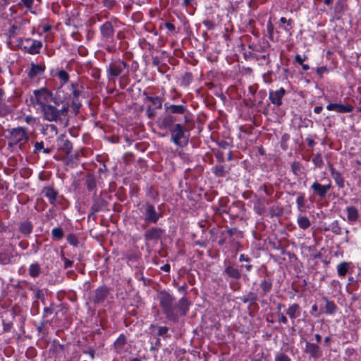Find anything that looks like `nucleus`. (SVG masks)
I'll return each instance as SVG.
<instances>
[{"instance_id":"49530a36","label":"nucleus","mask_w":361,"mask_h":361,"mask_svg":"<svg viewBox=\"0 0 361 361\" xmlns=\"http://www.w3.org/2000/svg\"><path fill=\"white\" fill-rule=\"evenodd\" d=\"M52 239L54 240H61L64 235L63 231L60 227H56L51 231Z\"/></svg>"},{"instance_id":"c85d7f7f","label":"nucleus","mask_w":361,"mask_h":361,"mask_svg":"<svg viewBox=\"0 0 361 361\" xmlns=\"http://www.w3.org/2000/svg\"><path fill=\"white\" fill-rule=\"evenodd\" d=\"M143 94L146 95L145 102L148 101L154 106L156 109H161L163 105V98L158 96H148L146 92H143Z\"/></svg>"},{"instance_id":"bf43d9fd","label":"nucleus","mask_w":361,"mask_h":361,"mask_svg":"<svg viewBox=\"0 0 361 361\" xmlns=\"http://www.w3.org/2000/svg\"><path fill=\"white\" fill-rule=\"evenodd\" d=\"M139 45L142 49L147 48H148L149 49H152L154 47L153 45L151 44L149 42H147V39L145 38H141L139 39Z\"/></svg>"},{"instance_id":"0e129e2a","label":"nucleus","mask_w":361,"mask_h":361,"mask_svg":"<svg viewBox=\"0 0 361 361\" xmlns=\"http://www.w3.org/2000/svg\"><path fill=\"white\" fill-rule=\"evenodd\" d=\"M18 30H20L19 26L12 25L8 30L9 38L14 37L17 35Z\"/></svg>"},{"instance_id":"6e6552de","label":"nucleus","mask_w":361,"mask_h":361,"mask_svg":"<svg viewBox=\"0 0 361 361\" xmlns=\"http://www.w3.org/2000/svg\"><path fill=\"white\" fill-rule=\"evenodd\" d=\"M128 66L127 63L120 59H112L106 68L109 81H114L120 77Z\"/></svg>"},{"instance_id":"3c124183","label":"nucleus","mask_w":361,"mask_h":361,"mask_svg":"<svg viewBox=\"0 0 361 361\" xmlns=\"http://www.w3.org/2000/svg\"><path fill=\"white\" fill-rule=\"evenodd\" d=\"M259 190H263L267 196H271L274 192V187L270 183H264L259 186Z\"/></svg>"},{"instance_id":"5701e85b","label":"nucleus","mask_w":361,"mask_h":361,"mask_svg":"<svg viewBox=\"0 0 361 361\" xmlns=\"http://www.w3.org/2000/svg\"><path fill=\"white\" fill-rule=\"evenodd\" d=\"M57 77L60 81V86L58 89H62L63 92H66V90H69L70 92H71V84L70 85H66V84L69 81L68 73L65 70L62 69L58 72ZM67 93L71 94V92H70V93L67 92Z\"/></svg>"},{"instance_id":"09e8293b","label":"nucleus","mask_w":361,"mask_h":361,"mask_svg":"<svg viewBox=\"0 0 361 361\" xmlns=\"http://www.w3.org/2000/svg\"><path fill=\"white\" fill-rule=\"evenodd\" d=\"M283 214V209L281 207H271L269 208V215L270 217L273 218L274 216L280 217Z\"/></svg>"},{"instance_id":"39448f33","label":"nucleus","mask_w":361,"mask_h":361,"mask_svg":"<svg viewBox=\"0 0 361 361\" xmlns=\"http://www.w3.org/2000/svg\"><path fill=\"white\" fill-rule=\"evenodd\" d=\"M34 94L36 99V104L41 108L43 105H47V102H52L54 104L60 106V103L65 102L66 95L68 94L67 92H63L62 89H58L56 94L46 88H41L34 91Z\"/></svg>"},{"instance_id":"f3484780","label":"nucleus","mask_w":361,"mask_h":361,"mask_svg":"<svg viewBox=\"0 0 361 361\" xmlns=\"http://www.w3.org/2000/svg\"><path fill=\"white\" fill-rule=\"evenodd\" d=\"M164 234V230L160 227H151L144 233L145 241H157L160 240Z\"/></svg>"},{"instance_id":"72a5a7b5","label":"nucleus","mask_w":361,"mask_h":361,"mask_svg":"<svg viewBox=\"0 0 361 361\" xmlns=\"http://www.w3.org/2000/svg\"><path fill=\"white\" fill-rule=\"evenodd\" d=\"M212 171L218 178H224L228 173L225 166L221 164H216L212 167Z\"/></svg>"},{"instance_id":"412c9836","label":"nucleus","mask_w":361,"mask_h":361,"mask_svg":"<svg viewBox=\"0 0 361 361\" xmlns=\"http://www.w3.org/2000/svg\"><path fill=\"white\" fill-rule=\"evenodd\" d=\"M326 109L329 111H335L337 113H350L353 111L354 107L353 105L349 104H342L338 103H329L326 106Z\"/></svg>"},{"instance_id":"1a4fd4ad","label":"nucleus","mask_w":361,"mask_h":361,"mask_svg":"<svg viewBox=\"0 0 361 361\" xmlns=\"http://www.w3.org/2000/svg\"><path fill=\"white\" fill-rule=\"evenodd\" d=\"M18 45L20 49L32 55L39 54L42 48V42L41 41L31 38L19 39Z\"/></svg>"},{"instance_id":"c756f323","label":"nucleus","mask_w":361,"mask_h":361,"mask_svg":"<svg viewBox=\"0 0 361 361\" xmlns=\"http://www.w3.org/2000/svg\"><path fill=\"white\" fill-rule=\"evenodd\" d=\"M258 293L249 292L247 295H243L240 299L243 303H250V305L256 304L258 300Z\"/></svg>"},{"instance_id":"a878e982","label":"nucleus","mask_w":361,"mask_h":361,"mask_svg":"<svg viewBox=\"0 0 361 361\" xmlns=\"http://www.w3.org/2000/svg\"><path fill=\"white\" fill-rule=\"evenodd\" d=\"M64 345L61 344L58 340H54L50 345L49 351L55 357H59L64 351Z\"/></svg>"},{"instance_id":"9d476101","label":"nucleus","mask_w":361,"mask_h":361,"mask_svg":"<svg viewBox=\"0 0 361 361\" xmlns=\"http://www.w3.org/2000/svg\"><path fill=\"white\" fill-rule=\"evenodd\" d=\"M143 219L147 224H156L163 216V213L157 212L155 207L149 202H146L143 204Z\"/></svg>"},{"instance_id":"ea45409f","label":"nucleus","mask_w":361,"mask_h":361,"mask_svg":"<svg viewBox=\"0 0 361 361\" xmlns=\"http://www.w3.org/2000/svg\"><path fill=\"white\" fill-rule=\"evenodd\" d=\"M290 169L294 176L298 177L303 173L304 166L300 161H293L290 165Z\"/></svg>"},{"instance_id":"a211bd4d","label":"nucleus","mask_w":361,"mask_h":361,"mask_svg":"<svg viewBox=\"0 0 361 361\" xmlns=\"http://www.w3.org/2000/svg\"><path fill=\"white\" fill-rule=\"evenodd\" d=\"M108 204V202L101 196H94L93 197V202L90 207V213L88 218L90 216H95L96 213L102 211Z\"/></svg>"},{"instance_id":"2eb2a0df","label":"nucleus","mask_w":361,"mask_h":361,"mask_svg":"<svg viewBox=\"0 0 361 361\" xmlns=\"http://www.w3.org/2000/svg\"><path fill=\"white\" fill-rule=\"evenodd\" d=\"M331 187L332 186L330 182L329 184L322 185L317 180H315L311 185L310 189L312 191L314 195L319 197L320 199H324L326 196Z\"/></svg>"},{"instance_id":"8fccbe9b","label":"nucleus","mask_w":361,"mask_h":361,"mask_svg":"<svg viewBox=\"0 0 361 361\" xmlns=\"http://www.w3.org/2000/svg\"><path fill=\"white\" fill-rule=\"evenodd\" d=\"M286 25H279V27L288 34L289 36L292 35V29L293 25V20L292 19H286Z\"/></svg>"},{"instance_id":"20e7f679","label":"nucleus","mask_w":361,"mask_h":361,"mask_svg":"<svg viewBox=\"0 0 361 361\" xmlns=\"http://www.w3.org/2000/svg\"><path fill=\"white\" fill-rule=\"evenodd\" d=\"M119 23L118 18L112 16L111 20L105 21L99 27L101 40L104 43V48L109 53H114L116 50L114 26Z\"/></svg>"},{"instance_id":"f8f14e48","label":"nucleus","mask_w":361,"mask_h":361,"mask_svg":"<svg viewBox=\"0 0 361 361\" xmlns=\"http://www.w3.org/2000/svg\"><path fill=\"white\" fill-rule=\"evenodd\" d=\"M224 267L223 275L226 276L227 279L239 280L242 277L241 270L233 262L224 261Z\"/></svg>"},{"instance_id":"a18cd8bd","label":"nucleus","mask_w":361,"mask_h":361,"mask_svg":"<svg viewBox=\"0 0 361 361\" xmlns=\"http://www.w3.org/2000/svg\"><path fill=\"white\" fill-rule=\"evenodd\" d=\"M193 79L192 74L190 72L185 73L180 79V85L187 87L188 86Z\"/></svg>"},{"instance_id":"393cba45","label":"nucleus","mask_w":361,"mask_h":361,"mask_svg":"<svg viewBox=\"0 0 361 361\" xmlns=\"http://www.w3.org/2000/svg\"><path fill=\"white\" fill-rule=\"evenodd\" d=\"M300 305L298 303H293L286 310V314L293 320V323L294 324V319L300 315Z\"/></svg>"},{"instance_id":"5fc2aeb1","label":"nucleus","mask_w":361,"mask_h":361,"mask_svg":"<svg viewBox=\"0 0 361 361\" xmlns=\"http://www.w3.org/2000/svg\"><path fill=\"white\" fill-rule=\"evenodd\" d=\"M267 92L264 90H261L257 92L255 94V101L257 102L258 105H262L263 100L267 97Z\"/></svg>"},{"instance_id":"9b49d317","label":"nucleus","mask_w":361,"mask_h":361,"mask_svg":"<svg viewBox=\"0 0 361 361\" xmlns=\"http://www.w3.org/2000/svg\"><path fill=\"white\" fill-rule=\"evenodd\" d=\"M264 51V48L260 45L257 46L255 44H249L247 50H245L243 53L244 57L247 60H255L259 61L261 59L266 60L267 64L270 63L269 54L259 55L257 52Z\"/></svg>"},{"instance_id":"603ef678","label":"nucleus","mask_w":361,"mask_h":361,"mask_svg":"<svg viewBox=\"0 0 361 361\" xmlns=\"http://www.w3.org/2000/svg\"><path fill=\"white\" fill-rule=\"evenodd\" d=\"M331 231L335 235H341L342 233V228L340 226L338 221H334L330 224Z\"/></svg>"},{"instance_id":"4d7b16f0","label":"nucleus","mask_w":361,"mask_h":361,"mask_svg":"<svg viewBox=\"0 0 361 361\" xmlns=\"http://www.w3.org/2000/svg\"><path fill=\"white\" fill-rule=\"evenodd\" d=\"M67 241L70 245H71L74 247L78 246L79 241H78V237L76 236V235H75L73 233H69L67 235Z\"/></svg>"},{"instance_id":"4c0bfd02","label":"nucleus","mask_w":361,"mask_h":361,"mask_svg":"<svg viewBox=\"0 0 361 361\" xmlns=\"http://www.w3.org/2000/svg\"><path fill=\"white\" fill-rule=\"evenodd\" d=\"M85 185L89 191H92L96 188L97 180L94 174L88 173L85 176Z\"/></svg>"},{"instance_id":"37998d69","label":"nucleus","mask_w":361,"mask_h":361,"mask_svg":"<svg viewBox=\"0 0 361 361\" xmlns=\"http://www.w3.org/2000/svg\"><path fill=\"white\" fill-rule=\"evenodd\" d=\"M35 149H34V154H38L41 149L43 150V152L44 154H51L52 152L51 148H44V142L42 141L41 142H36L35 143Z\"/></svg>"},{"instance_id":"4468645a","label":"nucleus","mask_w":361,"mask_h":361,"mask_svg":"<svg viewBox=\"0 0 361 361\" xmlns=\"http://www.w3.org/2000/svg\"><path fill=\"white\" fill-rule=\"evenodd\" d=\"M272 287L273 279L269 275V273L267 271L266 275L259 283V296L261 298L267 296L271 291Z\"/></svg>"},{"instance_id":"b1692460","label":"nucleus","mask_w":361,"mask_h":361,"mask_svg":"<svg viewBox=\"0 0 361 361\" xmlns=\"http://www.w3.org/2000/svg\"><path fill=\"white\" fill-rule=\"evenodd\" d=\"M58 142L59 149L66 155H69L73 149L71 142L68 139L66 138L64 135H63L59 138Z\"/></svg>"},{"instance_id":"e2e57ef3","label":"nucleus","mask_w":361,"mask_h":361,"mask_svg":"<svg viewBox=\"0 0 361 361\" xmlns=\"http://www.w3.org/2000/svg\"><path fill=\"white\" fill-rule=\"evenodd\" d=\"M19 4L23 5L28 10H31L34 5V0H20Z\"/></svg>"},{"instance_id":"7c9ffc66","label":"nucleus","mask_w":361,"mask_h":361,"mask_svg":"<svg viewBox=\"0 0 361 361\" xmlns=\"http://www.w3.org/2000/svg\"><path fill=\"white\" fill-rule=\"evenodd\" d=\"M353 267L351 262H341L337 265V271L338 274L341 277H344L346 276L349 269Z\"/></svg>"},{"instance_id":"13d9d810","label":"nucleus","mask_w":361,"mask_h":361,"mask_svg":"<svg viewBox=\"0 0 361 361\" xmlns=\"http://www.w3.org/2000/svg\"><path fill=\"white\" fill-rule=\"evenodd\" d=\"M267 30L268 33V37L271 41H274V27L271 20H269L267 24Z\"/></svg>"},{"instance_id":"de8ad7c7","label":"nucleus","mask_w":361,"mask_h":361,"mask_svg":"<svg viewBox=\"0 0 361 361\" xmlns=\"http://www.w3.org/2000/svg\"><path fill=\"white\" fill-rule=\"evenodd\" d=\"M127 338L124 334H121L114 342V348L121 350L126 344Z\"/></svg>"},{"instance_id":"cd10ccee","label":"nucleus","mask_w":361,"mask_h":361,"mask_svg":"<svg viewBox=\"0 0 361 361\" xmlns=\"http://www.w3.org/2000/svg\"><path fill=\"white\" fill-rule=\"evenodd\" d=\"M322 300L325 302L324 313L326 314H334L337 311V306L334 301L329 300L326 296L322 298Z\"/></svg>"},{"instance_id":"052dcab7","label":"nucleus","mask_w":361,"mask_h":361,"mask_svg":"<svg viewBox=\"0 0 361 361\" xmlns=\"http://www.w3.org/2000/svg\"><path fill=\"white\" fill-rule=\"evenodd\" d=\"M155 109H156L152 107V106H147L145 114L148 118H153L156 116L157 112Z\"/></svg>"},{"instance_id":"dca6fc26","label":"nucleus","mask_w":361,"mask_h":361,"mask_svg":"<svg viewBox=\"0 0 361 361\" xmlns=\"http://www.w3.org/2000/svg\"><path fill=\"white\" fill-rule=\"evenodd\" d=\"M110 288L106 286H99L96 288L92 299L94 304L103 303L110 294Z\"/></svg>"},{"instance_id":"ddd939ff","label":"nucleus","mask_w":361,"mask_h":361,"mask_svg":"<svg viewBox=\"0 0 361 361\" xmlns=\"http://www.w3.org/2000/svg\"><path fill=\"white\" fill-rule=\"evenodd\" d=\"M16 248L13 245L8 243L0 252V264L7 265L12 263V259L16 256Z\"/></svg>"},{"instance_id":"58836bf2","label":"nucleus","mask_w":361,"mask_h":361,"mask_svg":"<svg viewBox=\"0 0 361 361\" xmlns=\"http://www.w3.org/2000/svg\"><path fill=\"white\" fill-rule=\"evenodd\" d=\"M306 200L304 192H298L296 199L297 208L299 211L303 212L306 209Z\"/></svg>"},{"instance_id":"e433bc0d","label":"nucleus","mask_w":361,"mask_h":361,"mask_svg":"<svg viewBox=\"0 0 361 361\" xmlns=\"http://www.w3.org/2000/svg\"><path fill=\"white\" fill-rule=\"evenodd\" d=\"M102 6L109 11L119 9L121 6L117 0H101Z\"/></svg>"},{"instance_id":"79ce46f5","label":"nucleus","mask_w":361,"mask_h":361,"mask_svg":"<svg viewBox=\"0 0 361 361\" xmlns=\"http://www.w3.org/2000/svg\"><path fill=\"white\" fill-rule=\"evenodd\" d=\"M297 222L302 230H306L311 226L310 221L306 216H298Z\"/></svg>"},{"instance_id":"a19ab883","label":"nucleus","mask_w":361,"mask_h":361,"mask_svg":"<svg viewBox=\"0 0 361 361\" xmlns=\"http://www.w3.org/2000/svg\"><path fill=\"white\" fill-rule=\"evenodd\" d=\"M41 273V267L39 263H32L29 267V274L32 278H37Z\"/></svg>"},{"instance_id":"338daca9","label":"nucleus","mask_w":361,"mask_h":361,"mask_svg":"<svg viewBox=\"0 0 361 361\" xmlns=\"http://www.w3.org/2000/svg\"><path fill=\"white\" fill-rule=\"evenodd\" d=\"M217 145L219 147L225 149L232 146V141L228 142L226 140H221L217 142Z\"/></svg>"},{"instance_id":"bb28decb","label":"nucleus","mask_w":361,"mask_h":361,"mask_svg":"<svg viewBox=\"0 0 361 361\" xmlns=\"http://www.w3.org/2000/svg\"><path fill=\"white\" fill-rule=\"evenodd\" d=\"M33 230L32 223L28 220H25L20 223L18 231L25 236H29Z\"/></svg>"},{"instance_id":"0eeeda50","label":"nucleus","mask_w":361,"mask_h":361,"mask_svg":"<svg viewBox=\"0 0 361 361\" xmlns=\"http://www.w3.org/2000/svg\"><path fill=\"white\" fill-rule=\"evenodd\" d=\"M171 133V141L178 147H184L188 145L189 140V130L186 124L176 123L173 127L169 128Z\"/></svg>"},{"instance_id":"c03bdc74","label":"nucleus","mask_w":361,"mask_h":361,"mask_svg":"<svg viewBox=\"0 0 361 361\" xmlns=\"http://www.w3.org/2000/svg\"><path fill=\"white\" fill-rule=\"evenodd\" d=\"M239 261L247 262V264L241 266V267L245 268L247 271H250L252 269L253 266L250 264L251 259L247 255L241 254L239 257Z\"/></svg>"},{"instance_id":"f03ea898","label":"nucleus","mask_w":361,"mask_h":361,"mask_svg":"<svg viewBox=\"0 0 361 361\" xmlns=\"http://www.w3.org/2000/svg\"><path fill=\"white\" fill-rule=\"evenodd\" d=\"M158 298L165 318L174 324L179 322L180 317L187 314L190 306L188 298L183 297L176 302V298L166 290L161 291Z\"/></svg>"},{"instance_id":"680f3d73","label":"nucleus","mask_w":361,"mask_h":361,"mask_svg":"<svg viewBox=\"0 0 361 361\" xmlns=\"http://www.w3.org/2000/svg\"><path fill=\"white\" fill-rule=\"evenodd\" d=\"M8 112L6 104L4 102L3 99H0V117L6 116Z\"/></svg>"},{"instance_id":"774afa93","label":"nucleus","mask_w":361,"mask_h":361,"mask_svg":"<svg viewBox=\"0 0 361 361\" xmlns=\"http://www.w3.org/2000/svg\"><path fill=\"white\" fill-rule=\"evenodd\" d=\"M275 361H290V359L285 353H281L276 356Z\"/></svg>"},{"instance_id":"2f4dec72","label":"nucleus","mask_w":361,"mask_h":361,"mask_svg":"<svg viewBox=\"0 0 361 361\" xmlns=\"http://www.w3.org/2000/svg\"><path fill=\"white\" fill-rule=\"evenodd\" d=\"M347 219L349 222H355L359 217L357 209L354 206L346 207Z\"/></svg>"},{"instance_id":"aec40b11","label":"nucleus","mask_w":361,"mask_h":361,"mask_svg":"<svg viewBox=\"0 0 361 361\" xmlns=\"http://www.w3.org/2000/svg\"><path fill=\"white\" fill-rule=\"evenodd\" d=\"M286 94V90L283 87H281L277 90H270L269 93V99L271 104L276 106L282 105V98Z\"/></svg>"},{"instance_id":"f704fd0d","label":"nucleus","mask_w":361,"mask_h":361,"mask_svg":"<svg viewBox=\"0 0 361 361\" xmlns=\"http://www.w3.org/2000/svg\"><path fill=\"white\" fill-rule=\"evenodd\" d=\"M265 199L264 197H259L257 200L254 204V211L256 214L259 215H262L266 209H265Z\"/></svg>"},{"instance_id":"69168bd1","label":"nucleus","mask_w":361,"mask_h":361,"mask_svg":"<svg viewBox=\"0 0 361 361\" xmlns=\"http://www.w3.org/2000/svg\"><path fill=\"white\" fill-rule=\"evenodd\" d=\"M290 136L288 134H283L281 137V147L283 150L287 149V142L288 141Z\"/></svg>"},{"instance_id":"f257e3e1","label":"nucleus","mask_w":361,"mask_h":361,"mask_svg":"<svg viewBox=\"0 0 361 361\" xmlns=\"http://www.w3.org/2000/svg\"><path fill=\"white\" fill-rule=\"evenodd\" d=\"M83 87L80 85L78 82H71V94L66 95L65 102L60 103L61 108L59 109L58 105H52L47 104L43 105L42 111L43 113L44 118L48 121L57 122L62 120L63 117L67 116L69 108L75 116H77L80 112V109L82 104L79 100V97L81 94Z\"/></svg>"},{"instance_id":"423d86ee","label":"nucleus","mask_w":361,"mask_h":361,"mask_svg":"<svg viewBox=\"0 0 361 361\" xmlns=\"http://www.w3.org/2000/svg\"><path fill=\"white\" fill-rule=\"evenodd\" d=\"M9 137H8V148L18 147L21 151L25 149V144L29 140L26 128L24 127H17L9 130Z\"/></svg>"},{"instance_id":"473e14b6","label":"nucleus","mask_w":361,"mask_h":361,"mask_svg":"<svg viewBox=\"0 0 361 361\" xmlns=\"http://www.w3.org/2000/svg\"><path fill=\"white\" fill-rule=\"evenodd\" d=\"M44 68V66H42L32 63H31V68L27 73V75L30 78H34L37 75L43 73Z\"/></svg>"},{"instance_id":"c9c22d12","label":"nucleus","mask_w":361,"mask_h":361,"mask_svg":"<svg viewBox=\"0 0 361 361\" xmlns=\"http://www.w3.org/2000/svg\"><path fill=\"white\" fill-rule=\"evenodd\" d=\"M331 176L338 188L343 189L345 187V179L340 171H336Z\"/></svg>"},{"instance_id":"4be33fe9","label":"nucleus","mask_w":361,"mask_h":361,"mask_svg":"<svg viewBox=\"0 0 361 361\" xmlns=\"http://www.w3.org/2000/svg\"><path fill=\"white\" fill-rule=\"evenodd\" d=\"M42 194L47 198L51 205H56L59 192L52 186H45L42 190Z\"/></svg>"},{"instance_id":"6e6d98bb","label":"nucleus","mask_w":361,"mask_h":361,"mask_svg":"<svg viewBox=\"0 0 361 361\" xmlns=\"http://www.w3.org/2000/svg\"><path fill=\"white\" fill-rule=\"evenodd\" d=\"M169 328L167 326H158L157 336H162L164 338H169L171 335L169 334Z\"/></svg>"},{"instance_id":"6ab92c4d","label":"nucleus","mask_w":361,"mask_h":361,"mask_svg":"<svg viewBox=\"0 0 361 361\" xmlns=\"http://www.w3.org/2000/svg\"><path fill=\"white\" fill-rule=\"evenodd\" d=\"M304 352L314 360L319 358L322 355V351L320 347L317 343H310L309 341L305 342Z\"/></svg>"},{"instance_id":"864d4df0","label":"nucleus","mask_w":361,"mask_h":361,"mask_svg":"<svg viewBox=\"0 0 361 361\" xmlns=\"http://www.w3.org/2000/svg\"><path fill=\"white\" fill-rule=\"evenodd\" d=\"M312 162L316 168H322L324 165V161L320 153L314 155Z\"/></svg>"},{"instance_id":"7ed1b4c3","label":"nucleus","mask_w":361,"mask_h":361,"mask_svg":"<svg viewBox=\"0 0 361 361\" xmlns=\"http://www.w3.org/2000/svg\"><path fill=\"white\" fill-rule=\"evenodd\" d=\"M164 116L160 122V128L169 129L172 128L176 123H180L182 118L185 124H188L192 121L185 102L181 104H171L166 102L164 104Z\"/></svg>"}]
</instances>
